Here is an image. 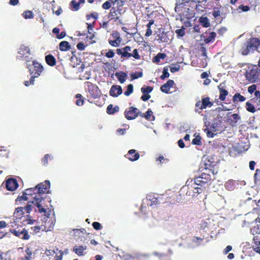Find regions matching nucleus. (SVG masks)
<instances>
[{
  "label": "nucleus",
  "mask_w": 260,
  "mask_h": 260,
  "mask_svg": "<svg viewBox=\"0 0 260 260\" xmlns=\"http://www.w3.org/2000/svg\"><path fill=\"white\" fill-rule=\"evenodd\" d=\"M37 191L36 186L35 187L27 188L21 196L18 197L16 201H27L29 199L28 196L31 197V198L34 199L32 201L35 202V205L38 208L39 212L40 213L46 212V210L45 209V207H47L48 206L44 204V198L40 197V194L37 192Z\"/></svg>",
  "instance_id": "obj_1"
},
{
  "label": "nucleus",
  "mask_w": 260,
  "mask_h": 260,
  "mask_svg": "<svg viewBox=\"0 0 260 260\" xmlns=\"http://www.w3.org/2000/svg\"><path fill=\"white\" fill-rule=\"evenodd\" d=\"M260 45V40L257 38H250L246 40V42L241 46L240 50L241 54L244 56L252 53L257 51Z\"/></svg>",
  "instance_id": "obj_2"
},
{
  "label": "nucleus",
  "mask_w": 260,
  "mask_h": 260,
  "mask_svg": "<svg viewBox=\"0 0 260 260\" xmlns=\"http://www.w3.org/2000/svg\"><path fill=\"white\" fill-rule=\"evenodd\" d=\"M204 168H202V174L199 177L195 179V182L196 184L197 182H200L203 183H207L208 181L211 179L210 173L213 174V169L214 166L213 162H210L208 164L205 162L204 164Z\"/></svg>",
  "instance_id": "obj_3"
},
{
  "label": "nucleus",
  "mask_w": 260,
  "mask_h": 260,
  "mask_svg": "<svg viewBox=\"0 0 260 260\" xmlns=\"http://www.w3.org/2000/svg\"><path fill=\"white\" fill-rule=\"evenodd\" d=\"M43 70V67L36 60L32 61V65L29 68V71L31 75L29 81H25L24 82L26 86L33 85L35 82V79L38 77Z\"/></svg>",
  "instance_id": "obj_4"
},
{
  "label": "nucleus",
  "mask_w": 260,
  "mask_h": 260,
  "mask_svg": "<svg viewBox=\"0 0 260 260\" xmlns=\"http://www.w3.org/2000/svg\"><path fill=\"white\" fill-rule=\"evenodd\" d=\"M131 51V47L126 46L123 48L117 49L116 52L118 55H121V57L129 58L133 56L136 59H139L140 58V55L139 54L137 49H134L132 53L129 52Z\"/></svg>",
  "instance_id": "obj_5"
},
{
  "label": "nucleus",
  "mask_w": 260,
  "mask_h": 260,
  "mask_svg": "<svg viewBox=\"0 0 260 260\" xmlns=\"http://www.w3.org/2000/svg\"><path fill=\"white\" fill-rule=\"evenodd\" d=\"M221 125V121H214L211 125L209 122H205L206 128L204 129V131L206 133L207 136L208 138H213L216 135L215 133L220 131L219 127Z\"/></svg>",
  "instance_id": "obj_6"
},
{
  "label": "nucleus",
  "mask_w": 260,
  "mask_h": 260,
  "mask_svg": "<svg viewBox=\"0 0 260 260\" xmlns=\"http://www.w3.org/2000/svg\"><path fill=\"white\" fill-rule=\"evenodd\" d=\"M15 222V221L14 222V225H12L13 228L10 229V232L14 234L15 236L23 240H28L29 238V235L27 230L24 228H22V227L17 226V228H14V226L17 225Z\"/></svg>",
  "instance_id": "obj_7"
},
{
  "label": "nucleus",
  "mask_w": 260,
  "mask_h": 260,
  "mask_svg": "<svg viewBox=\"0 0 260 260\" xmlns=\"http://www.w3.org/2000/svg\"><path fill=\"white\" fill-rule=\"evenodd\" d=\"M45 209L46 210V212H43L45 216L43 217V221L42 225L44 226V228L47 229L45 230V232H47L51 230V228H53L55 224V221L54 220L49 218L51 212V210L48 207H45Z\"/></svg>",
  "instance_id": "obj_8"
},
{
  "label": "nucleus",
  "mask_w": 260,
  "mask_h": 260,
  "mask_svg": "<svg viewBox=\"0 0 260 260\" xmlns=\"http://www.w3.org/2000/svg\"><path fill=\"white\" fill-rule=\"evenodd\" d=\"M210 99L209 97H205L202 98V101H198L195 105L196 112L200 113L203 109H206L208 107H211L213 105V103L210 102Z\"/></svg>",
  "instance_id": "obj_9"
},
{
  "label": "nucleus",
  "mask_w": 260,
  "mask_h": 260,
  "mask_svg": "<svg viewBox=\"0 0 260 260\" xmlns=\"http://www.w3.org/2000/svg\"><path fill=\"white\" fill-rule=\"evenodd\" d=\"M85 84L87 87V90L89 93L91 98L96 99L100 96L101 91L96 85L88 81L86 82Z\"/></svg>",
  "instance_id": "obj_10"
},
{
  "label": "nucleus",
  "mask_w": 260,
  "mask_h": 260,
  "mask_svg": "<svg viewBox=\"0 0 260 260\" xmlns=\"http://www.w3.org/2000/svg\"><path fill=\"white\" fill-rule=\"evenodd\" d=\"M260 70L257 68L251 69L249 72H246V78L250 83H254L258 81V77Z\"/></svg>",
  "instance_id": "obj_11"
},
{
  "label": "nucleus",
  "mask_w": 260,
  "mask_h": 260,
  "mask_svg": "<svg viewBox=\"0 0 260 260\" xmlns=\"http://www.w3.org/2000/svg\"><path fill=\"white\" fill-rule=\"evenodd\" d=\"M36 187L38 190L37 192H39V194H40V197H42L43 194L49 193V189L50 187V182L49 180H46L36 185Z\"/></svg>",
  "instance_id": "obj_12"
},
{
  "label": "nucleus",
  "mask_w": 260,
  "mask_h": 260,
  "mask_svg": "<svg viewBox=\"0 0 260 260\" xmlns=\"http://www.w3.org/2000/svg\"><path fill=\"white\" fill-rule=\"evenodd\" d=\"M250 232L253 236V240H260V218L255 219V225L251 229Z\"/></svg>",
  "instance_id": "obj_13"
},
{
  "label": "nucleus",
  "mask_w": 260,
  "mask_h": 260,
  "mask_svg": "<svg viewBox=\"0 0 260 260\" xmlns=\"http://www.w3.org/2000/svg\"><path fill=\"white\" fill-rule=\"evenodd\" d=\"M124 114L127 120H133L138 117L139 112L137 108L131 107L125 110Z\"/></svg>",
  "instance_id": "obj_14"
},
{
  "label": "nucleus",
  "mask_w": 260,
  "mask_h": 260,
  "mask_svg": "<svg viewBox=\"0 0 260 260\" xmlns=\"http://www.w3.org/2000/svg\"><path fill=\"white\" fill-rule=\"evenodd\" d=\"M120 11L121 9H119V7H117V8L112 7L107 15L108 18H110V20H113L114 21H117L121 15Z\"/></svg>",
  "instance_id": "obj_15"
},
{
  "label": "nucleus",
  "mask_w": 260,
  "mask_h": 260,
  "mask_svg": "<svg viewBox=\"0 0 260 260\" xmlns=\"http://www.w3.org/2000/svg\"><path fill=\"white\" fill-rule=\"evenodd\" d=\"M122 92V87L120 85H113L109 91V94L113 97H117Z\"/></svg>",
  "instance_id": "obj_16"
},
{
  "label": "nucleus",
  "mask_w": 260,
  "mask_h": 260,
  "mask_svg": "<svg viewBox=\"0 0 260 260\" xmlns=\"http://www.w3.org/2000/svg\"><path fill=\"white\" fill-rule=\"evenodd\" d=\"M218 88L219 91V99L221 101H224L229 93L228 90L225 89V84L224 83H220L218 86Z\"/></svg>",
  "instance_id": "obj_17"
},
{
  "label": "nucleus",
  "mask_w": 260,
  "mask_h": 260,
  "mask_svg": "<svg viewBox=\"0 0 260 260\" xmlns=\"http://www.w3.org/2000/svg\"><path fill=\"white\" fill-rule=\"evenodd\" d=\"M6 186L8 190L14 191L18 187V184L16 179L10 178L6 181Z\"/></svg>",
  "instance_id": "obj_18"
},
{
  "label": "nucleus",
  "mask_w": 260,
  "mask_h": 260,
  "mask_svg": "<svg viewBox=\"0 0 260 260\" xmlns=\"http://www.w3.org/2000/svg\"><path fill=\"white\" fill-rule=\"evenodd\" d=\"M125 157L132 161L138 160L140 157L139 153L136 152L135 149L129 150L127 153L125 155Z\"/></svg>",
  "instance_id": "obj_19"
},
{
  "label": "nucleus",
  "mask_w": 260,
  "mask_h": 260,
  "mask_svg": "<svg viewBox=\"0 0 260 260\" xmlns=\"http://www.w3.org/2000/svg\"><path fill=\"white\" fill-rule=\"evenodd\" d=\"M174 85V81L173 80H169L167 82L161 85L160 87V90L161 92L168 93L170 89Z\"/></svg>",
  "instance_id": "obj_20"
},
{
  "label": "nucleus",
  "mask_w": 260,
  "mask_h": 260,
  "mask_svg": "<svg viewBox=\"0 0 260 260\" xmlns=\"http://www.w3.org/2000/svg\"><path fill=\"white\" fill-rule=\"evenodd\" d=\"M18 53L23 57H27V55L30 54V50L28 46L24 45H21L19 49Z\"/></svg>",
  "instance_id": "obj_21"
},
{
  "label": "nucleus",
  "mask_w": 260,
  "mask_h": 260,
  "mask_svg": "<svg viewBox=\"0 0 260 260\" xmlns=\"http://www.w3.org/2000/svg\"><path fill=\"white\" fill-rule=\"evenodd\" d=\"M86 249V246H75L73 248V251L78 256H82L84 255V251Z\"/></svg>",
  "instance_id": "obj_22"
},
{
  "label": "nucleus",
  "mask_w": 260,
  "mask_h": 260,
  "mask_svg": "<svg viewBox=\"0 0 260 260\" xmlns=\"http://www.w3.org/2000/svg\"><path fill=\"white\" fill-rule=\"evenodd\" d=\"M45 61L47 64L51 67L54 66L56 63L55 58L51 54H49L45 56Z\"/></svg>",
  "instance_id": "obj_23"
},
{
  "label": "nucleus",
  "mask_w": 260,
  "mask_h": 260,
  "mask_svg": "<svg viewBox=\"0 0 260 260\" xmlns=\"http://www.w3.org/2000/svg\"><path fill=\"white\" fill-rule=\"evenodd\" d=\"M24 215L23 208L19 207L15 209L14 212V217L16 219H21Z\"/></svg>",
  "instance_id": "obj_24"
},
{
  "label": "nucleus",
  "mask_w": 260,
  "mask_h": 260,
  "mask_svg": "<svg viewBox=\"0 0 260 260\" xmlns=\"http://www.w3.org/2000/svg\"><path fill=\"white\" fill-rule=\"evenodd\" d=\"M59 48L61 51H67L71 49V46L68 42L63 41L59 43Z\"/></svg>",
  "instance_id": "obj_25"
},
{
  "label": "nucleus",
  "mask_w": 260,
  "mask_h": 260,
  "mask_svg": "<svg viewBox=\"0 0 260 260\" xmlns=\"http://www.w3.org/2000/svg\"><path fill=\"white\" fill-rule=\"evenodd\" d=\"M119 110V108L118 106H115L113 107L112 104H110L108 106L107 108V113L109 115H112L114 113L118 112Z\"/></svg>",
  "instance_id": "obj_26"
},
{
  "label": "nucleus",
  "mask_w": 260,
  "mask_h": 260,
  "mask_svg": "<svg viewBox=\"0 0 260 260\" xmlns=\"http://www.w3.org/2000/svg\"><path fill=\"white\" fill-rule=\"evenodd\" d=\"M162 203L164 204L162 208L164 211L166 212H171L172 211L174 205V203L170 202H162Z\"/></svg>",
  "instance_id": "obj_27"
},
{
  "label": "nucleus",
  "mask_w": 260,
  "mask_h": 260,
  "mask_svg": "<svg viewBox=\"0 0 260 260\" xmlns=\"http://www.w3.org/2000/svg\"><path fill=\"white\" fill-rule=\"evenodd\" d=\"M149 200L151 202L150 206L156 205L162 203V198L161 197L155 198L154 197L150 196Z\"/></svg>",
  "instance_id": "obj_28"
},
{
  "label": "nucleus",
  "mask_w": 260,
  "mask_h": 260,
  "mask_svg": "<svg viewBox=\"0 0 260 260\" xmlns=\"http://www.w3.org/2000/svg\"><path fill=\"white\" fill-rule=\"evenodd\" d=\"M26 255L22 257H20V260H31L32 251L30 248H26L25 250Z\"/></svg>",
  "instance_id": "obj_29"
},
{
  "label": "nucleus",
  "mask_w": 260,
  "mask_h": 260,
  "mask_svg": "<svg viewBox=\"0 0 260 260\" xmlns=\"http://www.w3.org/2000/svg\"><path fill=\"white\" fill-rule=\"evenodd\" d=\"M115 75L121 83H123L125 81L127 77V74L123 72L116 73Z\"/></svg>",
  "instance_id": "obj_30"
},
{
  "label": "nucleus",
  "mask_w": 260,
  "mask_h": 260,
  "mask_svg": "<svg viewBox=\"0 0 260 260\" xmlns=\"http://www.w3.org/2000/svg\"><path fill=\"white\" fill-rule=\"evenodd\" d=\"M199 22L204 27H208L210 25V23L208 18L207 17H201L199 19Z\"/></svg>",
  "instance_id": "obj_31"
},
{
  "label": "nucleus",
  "mask_w": 260,
  "mask_h": 260,
  "mask_svg": "<svg viewBox=\"0 0 260 260\" xmlns=\"http://www.w3.org/2000/svg\"><path fill=\"white\" fill-rule=\"evenodd\" d=\"M167 57V55L164 53H158L153 58V62L155 63L160 62V59H164Z\"/></svg>",
  "instance_id": "obj_32"
},
{
  "label": "nucleus",
  "mask_w": 260,
  "mask_h": 260,
  "mask_svg": "<svg viewBox=\"0 0 260 260\" xmlns=\"http://www.w3.org/2000/svg\"><path fill=\"white\" fill-rule=\"evenodd\" d=\"M216 36V32L213 31L209 34V37L205 38L204 40L205 44H208L210 42H213L215 40V38Z\"/></svg>",
  "instance_id": "obj_33"
},
{
  "label": "nucleus",
  "mask_w": 260,
  "mask_h": 260,
  "mask_svg": "<svg viewBox=\"0 0 260 260\" xmlns=\"http://www.w3.org/2000/svg\"><path fill=\"white\" fill-rule=\"evenodd\" d=\"M154 23V20H150L149 21V22H148V23L146 25V26L147 27V30H146V34L145 35V36L146 37H149L151 35H152V30L151 29V26L152 25H153Z\"/></svg>",
  "instance_id": "obj_34"
},
{
  "label": "nucleus",
  "mask_w": 260,
  "mask_h": 260,
  "mask_svg": "<svg viewBox=\"0 0 260 260\" xmlns=\"http://www.w3.org/2000/svg\"><path fill=\"white\" fill-rule=\"evenodd\" d=\"M153 112L150 109H148L145 113L140 114L142 117L145 118L147 120H151V117H152V120L154 119V116L152 115Z\"/></svg>",
  "instance_id": "obj_35"
},
{
  "label": "nucleus",
  "mask_w": 260,
  "mask_h": 260,
  "mask_svg": "<svg viewBox=\"0 0 260 260\" xmlns=\"http://www.w3.org/2000/svg\"><path fill=\"white\" fill-rule=\"evenodd\" d=\"M158 40L162 43H167L169 40V38L167 32H162L159 35Z\"/></svg>",
  "instance_id": "obj_36"
},
{
  "label": "nucleus",
  "mask_w": 260,
  "mask_h": 260,
  "mask_svg": "<svg viewBox=\"0 0 260 260\" xmlns=\"http://www.w3.org/2000/svg\"><path fill=\"white\" fill-rule=\"evenodd\" d=\"M252 248L253 250L257 253L260 254V240H253Z\"/></svg>",
  "instance_id": "obj_37"
},
{
  "label": "nucleus",
  "mask_w": 260,
  "mask_h": 260,
  "mask_svg": "<svg viewBox=\"0 0 260 260\" xmlns=\"http://www.w3.org/2000/svg\"><path fill=\"white\" fill-rule=\"evenodd\" d=\"M32 204L35 205V202L30 201L27 202V205L25 206L23 208V210H25L26 213H30V212L32 211Z\"/></svg>",
  "instance_id": "obj_38"
},
{
  "label": "nucleus",
  "mask_w": 260,
  "mask_h": 260,
  "mask_svg": "<svg viewBox=\"0 0 260 260\" xmlns=\"http://www.w3.org/2000/svg\"><path fill=\"white\" fill-rule=\"evenodd\" d=\"M31 230L32 231L33 234H35L39 233L40 231H45L47 229L44 228V226L41 224L40 226H32Z\"/></svg>",
  "instance_id": "obj_39"
},
{
  "label": "nucleus",
  "mask_w": 260,
  "mask_h": 260,
  "mask_svg": "<svg viewBox=\"0 0 260 260\" xmlns=\"http://www.w3.org/2000/svg\"><path fill=\"white\" fill-rule=\"evenodd\" d=\"M154 254L155 255L157 256L159 258V260H170L171 259L170 256H169L167 254H166L159 253V252H154Z\"/></svg>",
  "instance_id": "obj_40"
},
{
  "label": "nucleus",
  "mask_w": 260,
  "mask_h": 260,
  "mask_svg": "<svg viewBox=\"0 0 260 260\" xmlns=\"http://www.w3.org/2000/svg\"><path fill=\"white\" fill-rule=\"evenodd\" d=\"M116 1V0L115 1L113 0L107 1L102 5V8L105 10H108L111 7L112 4H114Z\"/></svg>",
  "instance_id": "obj_41"
},
{
  "label": "nucleus",
  "mask_w": 260,
  "mask_h": 260,
  "mask_svg": "<svg viewBox=\"0 0 260 260\" xmlns=\"http://www.w3.org/2000/svg\"><path fill=\"white\" fill-rule=\"evenodd\" d=\"M246 100L245 97L241 95L239 93H236L233 96V102H235L237 101L244 102Z\"/></svg>",
  "instance_id": "obj_42"
},
{
  "label": "nucleus",
  "mask_w": 260,
  "mask_h": 260,
  "mask_svg": "<svg viewBox=\"0 0 260 260\" xmlns=\"http://www.w3.org/2000/svg\"><path fill=\"white\" fill-rule=\"evenodd\" d=\"M76 98L77 99V100L76 102V104L78 106L83 105L84 101L82 95L81 94L78 93L76 95Z\"/></svg>",
  "instance_id": "obj_43"
},
{
  "label": "nucleus",
  "mask_w": 260,
  "mask_h": 260,
  "mask_svg": "<svg viewBox=\"0 0 260 260\" xmlns=\"http://www.w3.org/2000/svg\"><path fill=\"white\" fill-rule=\"evenodd\" d=\"M246 110L248 112H251V113H253L255 112V111H256V109H255L254 106L251 103H250L249 102H247L246 103Z\"/></svg>",
  "instance_id": "obj_44"
},
{
  "label": "nucleus",
  "mask_w": 260,
  "mask_h": 260,
  "mask_svg": "<svg viewBox=\"0 0 260 260\" xmlns=\"http://www.w3.org/2000/svg\"><path fill=\"white\" fill-rule=\"evenodd\" d=\"M133 85L132 84H129L127 86L126 90L124 91V94L125 95L128 96L133 92Z\"/></svg>",
  "instance_id": "obj_45"
},
{
  "label": "nucleus",
  "mask_w": 260,
  "mask_h": 260,
  "mask_svg": "<svg viewBox=\"0 0 260 260\" xmlns=\"http://www.w3.org/2000/svg\"><path fill=\"white\" fill-rule=\"evenodd\" d=\"M170 74L168 72V67H164L162 71V74L160 76V78L161 80H164L165 78H168Z\"/></svg>",
  "instance_id": "obj_46"
},
{
  "label": "nucleus",
  "mask_w": 260,
  "mask_h": 260,
  "mask_svg": "<svg viewBox=\"0 0 260 260\" xmlns=\"http://www.w3.org/2000/svg\"><path fill=\"white\" fill-rule=\"evenodd\" d=\"M22 16L25 19H27L32 18L34 16V15L32 11H26L23 12Z\"/></svg>",
  "instance_id": "obj_47"
},
{
  "label": "nucleus",
  "mask_w": 260,
  "mask_h": 260,
  "mask_svg": "<svg viewBox=\"0 0 260 260\" xmlns=\"http://www.w3.org/2000/svg\"><path fill=\"white\" fill-rule=\"evenodd\" d=\"M70 6L72 8V9H74L75 11H77L80 8L79 3L74 0L70 2Z\"/></svg>",
  "instance_id": "obj_48"
},
{
  "label": "nucleus",
  "mask_w": 260,
  "mask_h": 260,
  "mask_svg": "<svg viewBox=\"0 0 260 260\" xmlns=\"http://www.w3.org/2000/svg\"><path fill=\"white\" fill-rule=\"evenodd\" d=\"M169 160L168 158H165L163 156L160 155L156 159V162H159L158 165L161 164V163L167 164L169 162Z\"/></svg>",
  "instance_id": "obj_49"
},
{
  "label": "nucleus",
  "mask_w": 260,
  "mask_h": 260,
  "mask_svg": "<svg viewBox=\"0 0 260 260\" xmlns=\"http://www.w3.org/2000/svg\"><path fill=\"white\" fill-rule=\"evenodd\" d=\"M153 90V87L151 86H143L141 88V91L143 93L149 94Z\"/></svg>",
  "instance_id": "obj_50"
},
{
  "label": "nucleus",
  "mask_w": 260,
  "mask_h": 260,
  "mask_svg": "<svg viewBox=\"0 0 260 260\" xmlns=\"http://www.w3.org/2000/svg\"><path fill=\"white\" fill-rule=\"evenodd\" d=\"M143 76L142 72H136L131 74L132 80H135L139 78L142 77Z\"/></svg>",
  "instance_id": "obj_51"
},
{
  "label": "nucleus",
  "mask_w": 260,
  "mask_h": 260,
  "mask_svg": "<svg viewBox=\"0 0 260 260\" xmlns=\"http://www.w3.org/2000/svg\"><path fill=\"white\" fill-rule=\"evenodd\" d=\"M192 144L194 145H201V137L200 136L196 137L192 141Z\"/></svg>",
  "instance_id": "obj_52"
},
{
  "label": "nucleus",
  "mask_w": 260,
  "mask_h": 260,
  "mask_svg": "<svg viewBox=\"0 0 260 260\" xmlns=\"http://www.w3.org/2000/svg\"><path fill=\"white\" fill-rule=\"evenodd\" d=\"M112 37L115 39V40H117V41H118V42H121L122 41V38L120 36L119 33L117 31H113L112 34Z\"/></svg>",
  "instance_id": "obj_53"
},
{
  "label": "nucleus",
  "mask_w": 260,
  "mask_h": 260,
  "mask_svg": "<svg viewBox=\"0 0 260 260\" xmlns=\"http://www.w3.org/2000/svg\"><path fill=\"white\" fill-rule=\"evenodd\" d=\"M255 182H260V169H257L254 175Z\"/></svg>",
  "instance_id": "obj_54"
},
{
  "label": "nucleus",
  "mask_w": 260,
  "mask_h": 260,
  "mask_svg": "<svg viewBox=\"0 0 260 260\" xmlns=\"http://www.w3.org/2000/svg\"><path fill=\"white\" fill-rule=\"evenodd\" d=\"M23 221H26L27 224H31L34 223L36 222V220L32 219L30 215H27L25 220H24Z\"/></svg>",
  "instance_id": "obj_55"
},
{
  "label": "nucleus",
  "mask_w": 260,
  "mask_h": 260,
  "mask_svg": "<svg viewBox=\"0 0 260 260\" xmlns=\"http://www.w3.org/2000/svg\"><path fill=\"white\" fill-rule=\"evenodd\" d=\"M121 42H118L117 40H109V43L110 45L113 47H118L120 45Z\"/></svg>",
  "instance_id": "obj_56"
},
{
  "label": "nucleus",
  "mask_w": 260,
  "mask_h": 260,
  "mask_svg": "<svg viewBox=\"0 0 260 260\" xmlns=\"http://www.w3.org/2000/svg\"><path fill=\"white\" fill-rule=\"evenodd\" d=\"M254 93L255 98L251 99V101L255 102L257 100L260 99V91L258 90H255Z\"/></svg>",
  "instance_id": "obj_57"
},
{
  "label": "nucleus",
  "mask_w": 260,
  "mask_h": 260,
  "mask_svg": "<svg viewBox=\"0 0 260 260\" xmlns=\"http://www.w3.org/2000/svg\"><path fill=\"white\" fill-rule=\"evenodd\" d=\"M203 240V239L200 238L199 237L194 236L193 237L192 240L193 242H194L197 244L198 246L200 245L201 242Z\"/></svg>",
  "instance_id": "obj_58"
},
{
  "label": "nucleus",
  "mask_w": 260,
  "mask_h": 260,
  "mask_svg": "<svg viewBox=\"0 0 260 260\" xmlns=\"http://www.w3.org/2000/svg\"><path fill=\"white\" fill-rule=\"evenodd\" d=\"M98 17L99 14L97 12H93L90 14L86 15V18L87 19H89L90 18H93L95 20H96L98 18Z\"/></svg>",
  "instance_id": "obj_59"
},
{
  "label": "nucleus",
  "mask_w": 260,
  "mask_h": 260,
  "mask_svg": "<svg viewBox=\"0 0 260 260\" xmlns=\"http://www.w3.org/2000/svg\"><path fill=\"white\" fill-rule=\"evenodd\" d=\"M92 225L95 230H100L102 229L101 224L99 222H93Z\"/></svg>",
  "instance_id": "obj_60"
},
{
  "label": "nucleus",
  "mask_w": 260,
  "mask_h": 260,
  "mask_svg": "<svg viewBox=\"0 0 260 260\" xmlns=\"http://www.w3.org/2000/svg\"><path fill=\"white\" fill-rule=\"evenodd\" d=\"M49 157H50L49 154H46L42 159L41 161L43 166H45L48 165V160Z\"/></svg>",
  "instance_id": "obj_61"
},
{
  "label": "nucleus",
  "mask_w": 260,
  "mask_h": 260,
  "mask_svg": "<svg viewBox=\"0 0 260 260\" xmlns=\"http://www.w3.org/2000/svg\"><path fill=\"white\" fill-rule=\"evenodd\" d=\"M256 89V85L255 84H252V85L248 87V92L249 93L252 94V93L255 92Z\"/></svg>",
  "instance_id": "obj_62"
},
{
  "label": "nucleus",
  "mask_w": 260,
  "mask_h": 260,
  "mask_svg": "<svg viewBox=\"0 0 260 260\" xmlns=\"http://www.w3.org/2000/svg\"><path fill=\"white\" fill-rule=\"evenodd\" d=\"M238 9L241 10L243 12H247L250 10V7L248 6L241 5L239 6Z\"/></svg>",
  "instance_id": "obj_63"
},
{
  "label": "nucleus",
  "mask_w": 260,
  "mask_h": 260,
  "mask_svg": "<svg viewBox=\"0 0 260 260\" xmlns=\"http://www.w3.org/2000/svg\"><path fill=\"white\" fill-rule=\"evenodd\" d=\"M76 47H77V48L79 50H80V51H83L85 48V45L82 42H80V43H78Z\"/></svg>",
  "instance_id": "obj_64"
}]
</instances>
